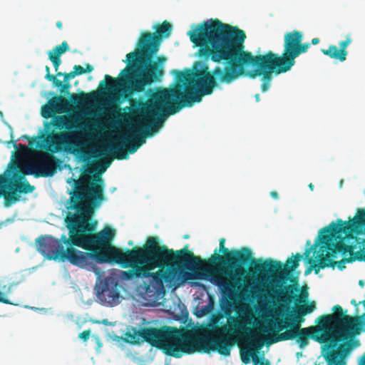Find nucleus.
<instances>
[{"label": "nucleus", "mask_w": 365, "mask_h": 365, "mask_svg": "<svg viewBox=\"0 0 365 365\" xmlns=\"http://www.w3.org/2000/svg\"><path fill=\"white\" fill-rule=\"evenodd\" d=\"M140 59H128L127 54L128 65L120 71L121 77L115 78L106 74L105 81L99 83L100 90L112 91L119 88L123 99L130 103V106L124 108L128 111L125 115L136 120L131 135H121L117 143L105 147L99 155H106L109 150L115 158L128 159V153H135L145 142V135H151L162 126L165 117L201 102L202 97L211 95L219 84L225 83L222 80V74L215 72L217 68L224 70L225 63L222 67L217 66L210 71L206 63L197 62L200 68L193 72L173 71L176 81L173 87L148 90L145 101L133 98L134 94L145 92L147 88L161 80L164 74L163 63L167 60L163 56L158 57L157 62L153 61V58L148 61Z\"/></svg>", "instance_id": "nucleus-1"}, {"label": "nucleus", "mask_w": 365, "mask_h": 365, "mask_svg": "<svg viewBox=\"0 0 365 365\" xmlns=\"http://www.w3.org/2000/svg\"><path fill=\"white\" fill-rule=\"evenodd\" d=\"M190 41L199 47L198 53L205 60L225 63V69L217 68L225 84H230L242 76L250 78L261 77V90L270 87L273 73L279 74L291 70L295 64L296 54L303 34L294 30L284 36V50L279 56L271 51L264 55L254 56L245 51V32L217 19L203 21L188 32Z\"/></svg>", "instance_id": "nucleus-2"}, {"label": "nucleus", "mask_w": 365, "mask_h": 365, "mask_svg": "<svg viewBox=\"0 0 365 365\" xmlns=\"http://www.w3.org/2000/svg\"><path fill=\"white\" fill-rule=\"evenodd\" d=\"M70 205L65 217L68 235H62L60 239L51 235L40 236L36 240L37 249L47 259L68 261L80 268L90 269L95 262L103 264L107 260L110 242L113 239L111 230L94 232L97 222L91 217L105 200L103 187L86 178L74 180L70 193Z\"/></svg>", "instance_id": "nucleus-3"}, {"label": "nucleus", "mask_w": 365, "mask_h": 365, "mask_svg": "<svg viewBox=\"0 0 365 365\" xmlns=\"http://www.w3.org/2000/svg\"><path fill=\"white\" fill-rule=\"evenodd\" d=\"M187 245L177 251L160 245L155 237H150L142 247H135L123 252L109 244L104 263H115L131 269L123 272L127 279L151 277L152 283L162 287L163 282L175 279L182 282L187 279H201L209 272L205 262L187 249Z\"/></svg>", "instance_id": "nucleus-4"}, {"label": "nucleus", "mask_w": 365, "mask_h": 365, "mask_svg": "<svg viewBox=\"0 0 365 365\" xmlns=\"http://www.w3.org/2000/svg\"><path fill=\"white\" fill-rule=\"evenodd\" d=\"M230 308L225 309L228 317V325H219L222 315L213 317L210 324L209 334H202L197 330L180 329L175 327L165 326L155 328L151 346L163 351L168 356L180 358L183 354L195 352L210 353L217 351L222 356H229L234 344L232 334L241 331H251L246 327L247 322L243 317L240 319L231 316Z\"/></svg>", "instance_id": "nucleus-5"}, {"label": "nucleus", "mask_w": 365, "mask_h": 365, "mask_svg": "<svg viewBox=\"0 0 365 365\" xmlns=\"http://www.w3.org/2000/svg\"><path fill=\"white\" fill-rule=\"evenodd\" d=\"M230 308L225 309L228 317V325H219L222 315L213 317L210 324L209 334H202L197 330L180 329L175 327L165 326L155 328L151 346L163 351L168 356L180 358L183 354L195 352L210 353L217 351L222 356H229L234 344L232 334L241 331H251L246 327L247 322L243 317L240 319L231 316Z\"/></svg>", "instance_id": "nucleus-6"}, {"label": "nucleus", "mask_w": 365, "mask_h": 365, "mask_svg": "<svg viewBox=\"0 0 365 365\" xmlns=\"http://www.w3.org/2000/svg\"><path fill=\"white\" fill-rule=\"evenodd\" d=\"M335 312L319 317L316 326L301 328L298 322L288 319H276L272 327H262L261 330L268 333L272 330L284 332L276 334L266 343L267 345L282 341L296 339L299 347L304 349L309 344V339L325 344L329 349L327 356V365H339L342 353H346L351 349L349 343L340 342L347 339L349 334L356 329L357 319L344 313L342 307L337 304L333 307Z\"/></svg>", "instance_id": "nucleus-7"}, {"label": "nucleus", "mask_w": 365, "mask_h": 365, "mask_svg": "<svg viewBox=\"0 0 365 365\" xmlns=\"http://www.w3.org/2000/svg\"><path fill=\"white\" fill-rule=\"evenodd\" d=\"M362 232L354 228L353 224L347 225L341 219L322 228L319 235L321 246L316 259L309 257L311 249H307L304 252L307 262L311 264L305 274L312 269L318 274L321 269L334 267L335 264L342 269L346 262H365V238L361 240L356 237Z\"/></svg>", "instance_id": "nucleus-8"}, {"label": "nucleus", "mask_w": 365, "mask_h": 365, "mask_svg": "<svg viewBox=\"0 0 365 365\" xmlns=\"http://www.w3.org/2000/svg\"><path fill=\"white\" fill-rule=\"evenodd\" d=\"M45 145H38L51 151L34 150L30 160L23 165L21 172L25 175H33L35 178L51 177L55 175L60 160L53 155L63 149L73 150V153H83V143L78 133L62 132L53 134L44 140Z\"/></svg>", "instance_id": "nucleus-9"}, {"label": "nucleus", "mask_w": 365, "mask_h": 365, "mask_svg": "<svg viewBox=\"0 0 365 365\" xmlns=\"http://www.w3.org/2000/svg\"><path fill=\"white\" fill-rule=\"evenodd\" d=\"M302 258V255L297 253L293 257L287 259L283 265L280 262L272 259L265 261L256 260V264L252 267V271L255 273L264 274H276L281 279H289L292 284L286 285L282 289L276 290L279 302L289 303L292 301L297 302H305L308 298L307 291L302 292L299 296L296 292H299V284L297 277L288 276L299 267V262Z\"/></svg>", "instance_id": "nucleus-10"}, {"label": "nucleus", "mask_w": 365, "mask_h": 365, "mask_svg": "<svg viewBox=\"0 0 365 365\" xmlns=\"http://www.w3.org/2000/svg\"><path fill=\"white\" fill-rule=\"evenodd\" d=\"M225 239L220 240L219 252L223 255H220L217 250L214 255L206 263L212 267L224 266L226 268L224 273L232 279H237L245 275V265L251 264L253 267L256 264V259L253 258L251 250L247 247H243L240 250H232L230 251L225 247Z\"/></svg>", "instance_id": "nucleus-11"}, {"label": "nucleus", "mask_w": 365, "mask_h": 365, "mask_svg": "<svg viewBox=\"0 0 365 365\" xmlns=\"http://www.w3.org/2000/svg\"><path fill=\"white\" fill-rule=\"evenodd\" d=\"M155 29V33L145 31L141 34L135 51L128 53V59L138 58L148 61L153 58L159 50L162 39L170 36L172 26L168 21H164L161 24H156Z\"/></svg>", "instance_id": "nucleus-12"}, {"label": "nucleus", "mask_w": 365, "mask_h": 365, "mask_svg": "<svg viewBox=\"0 0 365 365\" xmlns=\"http://www.w3.org/2000/svg\"><path fill=\"white\" fill-rule=\"evenodd\" d=\"M22 174L14 173L12 177L0 175V197H4L6 206L20 200V194L32 192L35 187L31 185Z\"/></svg>", "instance_id": "nucleus-13"}, {"label": "nucleus", "mask_w": 365, "mask_h": 365, "mask_svg": "<svg viewBox=\"0 0 365 365\" xmlns=\"http://www.w3.org/2000/svg\"><path fill=\"white\" fill-rule=\"evenodd\" d=\"M119 296L117 282L111 278L105 279L97 287V297L103 303L108 304L115 303L118 300Z\"/></svg>", "instance_id": "nucleus-14"}, {"label": "nucleus", "mask_w": 365, "mask_h": 365, "mask_svg": "<svg viewBox=\"0 0 365 365\" xmlns=\"http://www.w3.org/2000/svg\"><path fill=\"white\" fill-rule=\"evenodd\" d=\"M154 329V327H144L137 329L130 327L125 333L123 340L125 342L130 344H140L145 341L151 345Z\"/></svg>", "instance_id": "nucleus-15"}, {"label": "nucleus", "mask_w": 365, "mask_h": 365, "mask_svg": "<svg viewBox=\"0 0 365 365\" xmlns=\"http://www.w3.org/2000/svg\"><path fill=\"white\" fill-rule=\"evenodd\" d=\"M248 339L251 349L247 354H242V361L245 364H249L250 362V358L252 357L253 363L257 364L259 363V358L257 355V352L262 347L264 341L257 337V336L253 333L248 336Z\"/></svg>", "instance_id": "nucleus-16"}, {"label": "nucleus", "mask_w": 365, "mask_h": 365, "mask_svg": "<svg viewBox=\"0 0 365 365\" xmlns=\"http://www.w3.org/2000/svg\"><path fill=\"white\" fill-rule=\"evenodd\" d=\"M350 43L351 40L347 38L346 40L342 41L339 43V48H338L336 46L331 45L327 49H322V52L331 58L336 59L342 62L346 58L348 53L346 48Z\"/></svg>", "instance_id": "nucleus-17"}, {"label": "nucleus", "mask_w": 365, "mask_h": 365, "mask_svg": "<svg viewBox=\"0 0 365 365\" xmlns=\"http://www.w3.org/2000/svg\"><path fill=\"white\" fill-rule=\"evenodd\" d=\"M315 309V302L312 301L307 304L298 307L294 314L286 319L298 322V325H300L304 322L303 317L313 312Z\"/></svg>", "instance_id": "nucleus-18"}, {"label": "nucleus", "mask_w": 365, "mask_h": 365, "mask_svg": "<svg viewBox=\"0 0 365 365\" xmlns=\"http://www.w3.org/2000/svg\"><path fill=\"white\" fill-rule=\"evenodd\" d=\"M213 281L217 285L225 297L233 299L236 295L235 285L230 282L223 279L220 276H214Z\"/></svg>", "instance_id": "nucleus-19"}, {"label": "nucleus", "mask_w": 365, "mask_h": 365, "mask_svg": "<svg viewBox=\"0 0 365 365\" xmlns=\"http://www.w3.org/2000/svg\"><path fill=\"white\" fill-rule=\"evenodd\" d=\"M96 97V92L93 91L86 93L81 91L78 94L72 93L70 96L71 102L76 106H84L89 104Z\"/></svg>", "instance_id": "nucleus-20"}, {"label": "nucleus", "mask_w": 365, "mask_h": 365, "mask_svg": "<svg viewBox=\"0 0 365 365\" xmlns=\"http://www.w3.org/2000/svg\"><path fill=\"white\" fill-rule=\"evenodd\" d=\"M68 105V103L66 98L63 96H59L53 98L49 101L48 108H52L56 113H62Z\"/></svg>", "instance_id": "nucleus-21"}, {"label": "nucleus", "mask_w": 365, "mask_h": 365, "mask_svg": "<svg viewBox=\"0 0 365 365\" xmlns=\"http://www.w3.org/2000/svg\"><path fill=\"white\" fill-rule=\"evenodd\" d=\"M69 46L66 41L62 42L61 44L56 46L52 50L49 51L48 54V57L61 58V56L68 51Z\"/></svg>", "instance_id": "nucleus-22"}, {"label": "nucleus", "mask_w": 365, "mask_h": 365, "mask_svg": "<svg viewBox=\"0 0 365 365\" xmlns=\"http://www.w3.org/2000/svg\"><path fill=\"white\" fill-rule=\"evenodd\" d=\"M53 125L55 128L63 129L64 128H70L68 120L64 115H55L52 120Z\"/></svg>", "instance_id": "nucleus-23"}, {"label": "nucleus", "mask_w": 365, "mask_h": 365, "mask_svg": "<svg viewBox=\"0 0 365 365\" xmlns=\"http://www.w3.org/2000/svg\"><path fill=\"white\" fill-rule=\"evenodd\" d=\"M76 74V76L82 75L85 73H91L93 71V66L89 63L86 64V68H84L80 65H75L73 68Z\"/></svg>", "instance_id": "nucleus-24"}, {"label": "nucleus", "mask_w": 365, "mask_h": 365, "mask_svg": "<svg viewBox=\"0 0 365 365\" xmlns=\"http://www.w3.org/2000/svg\"><path fill=\"white\" fill-rule=\"evenodd\" d=\"M310 43H302V41L299 43L296 54V58H297L299 55L306 53L308 48L310 47Z\"/></svg>", "instance_id": "nucleus-25"}, {"label": "nucleus", "mask_w": 365, "mask_h": 365, "mask_svg": "<svg viewBox=\"0 0 365 365\" xmlns=\"http://www.w3.org/2000/svg\"><path fill=\"white\" fill-rule=\"evenodd\" d=\"M48 107H49V103L48 105L43 106L42 108L41 114H42V116L46 118H48L51 117L52 115L56 113L52 108H50Z\"/></svg>", "instance_id": "nucleus-26"}, {"label": "nucleus", "mask_w": 365, "mask_h": 365, "mask_svg": "<svg viewBox=\"0 0 365 365\" xmlns=\"http://www.w3.org/2000/svg\"><path fill=\"white\" fill-rule=\"evenodd\" d=\"M46 79H47L49 81H51L53 85L56 87H60L62 86V81L57 79L55 76L53 74H51L50 73H47L45 76Z\"/></svg>", "instance_id": "nucleus-27"}, {"label": "nucleus", "mask_w": 365, "mask_h": 365, "mask_svg": "<svg viewBox=\"0 0 365 365\" xmlns=\"http://www.w3.org/2000/svg\"><path fill=\"white\" fill-rule=\"evenodd\" d=\"M64 76V80H63V82H67V81H69V80L71 78H73L76 76V74L74 71V70L73 69L72 71L69 72V73H61V72H57L56 76Z\"/></svg>", "instance_id": "nucleus-28"}, {"label": "nucleus", "mask_w": 365, "mask_h": 365, "mask_svg": "<svg viewBox=\"0 0 365 365\" xmlns=\"http://www.w3.org/2000/svg\"><path fill=\"white\" fill-rule=\"evenodd\" d=\"M48 58L53 63V67H54L56 71H57L59 68V66L61 63V58H53V57H48Z\"/></svg>", "instance_id": "nucleus-29"}, {"label": "nucleus", "mask_w": 365, "mask_h": 365, "mask_svg": "<svg viewBox=\"0 0 365 365\" xmlns=\"http://www.w3.org/2000/svg\"><path fill=\"white\" fill-rule=\"evenodd\" d=\"M90 334H91V330L87 329V330H85V331H82L81 333H80L78 335V337L81 339H82L83 341H86L89 339Z\"/></svg>", "instance_id": "nucleus-30"}, {"label": "nucleus", "mask_w": 365, "mask_h": 365, "mask_svg": "<svg viewBox=\"0 0 365 365\" xmlns=\"http://www.w3.org/2000/svg\"><path fill=\"white\" fill-rule=\"evenodd\" d=\"M4 294L0 291V302L6 304H13L9 299L4 297Z\"/></svg>", "instance_id": "nucleus-31"}, {"label": "nucleus", "mask_w": 365, "mask_h": 365, "mask_svg": "<svg viewBox=\"0 0 365 365\" xmlns=\"http://www.w3.org/2000/svg\"><path fill=\"white\" fill-rule=\"evenodd\" d=\"M71 84L69 83V81L67 82H62V86H61L59 88H61V91H65L71 88Z\"/></svg>", "instance_id": "nucleus-32"}, {"label": "nucleus", "mask_w": 365, "mask_h": 365, "mask_svg": "<svg viewBox=\"0 0 365 365\" xmlns=\"http://www.w3.org/2000/svg\"><path fill=\"white\" fill-rule=\"evenodd\" d=\"M270 195L274 199H277L278 198V193L276 191H272L270 192Z\"/></svg>", "instance_id": "nucleus-33"}, {"label": "nucleus", "mask_w": 365, "mask_h": 365, "mask_svg": "<svg viewBox=\"0 0 365 365\" xmlns=\"http://www.w3.org/2000/svg\"><path fill=\"white\" fill-rule=\"evenodd\" d=\"M319 38H313V39L312 40V41H311V44L316 45V44L319 43Z\"/></svg>", "instance_id": "nucleus-34"}, {"label": "nucleus", "mask_w": 365, "mask_h": 365, "mask_svg": "<svg viewBox=\"0 0 365 365\" xmlns=\"http://www.w3.org/2000/svg\"><path fill=\"white\" fill-rule=\"evenodd\" d=\"M110 163H111V159L108 160V161H106V163H105V168H104L103 170H105L108 167H109Z\"/></svg>", "instance_id": "nucleus-35"}, {"label": "nucleus", "mask_w": 365, "mask_h": 365, "mask_svg": "<svg viewBox=\"0 0 365 365\" xmlns=\"http://www.w3.org/2000/svg\"><path fill=\"white\" fill-rule=\"evenodd\" d=\"M62 26H63V24H62V22L58 21L56 22V27L58 28L59 29H62Z\"/></svg>", "instance_id": "nucleus-36"}, {"label": "nucleus", "mask_w": 365, "mask_h": 365, "mask_svg": "<svg viewBox=\"0 0 365 365\" xmlns=\"http://www.w3.org/2000/svg\"><path fill=\"white\" fill-rule=\"evenodd\" d=\"M255 100L257 102H259L260 101V97H259V93H257L255 95Z\"/></svg>", "instance_id": "nucleus-37"}, {"label": "nucleus", "mask_w": 365, "mask_h": 365, "mask_svg": "<svg viewBox=\"0 0 365 365\" xmlns=\"http://www.w3.org/2000/svg\"><path fill=\"white\" fill-rule=\"evenodd\" d=\"M261 365H269V362L267 360H266L265 361L262 360L261 362Z\"/></svg>", "instance_id": "nucleus-38"}, {"label": "nucleus", "mask_w": 365, "mask_h": 365, "mask_svg": "<svg viewBox=\"0 0 365 365\" xmlns=\"http://www.w3.org/2000/svg\"><path fill=\"white\" fill-rule=\"evenodd\" d=\"M95 180H96L98 182H102V179H101V178L99 175L95 177Z\"/></svg>", "instance_id": "nucleus-39"}, {"label": "nucleus", "mask_w": 365, "mask_h": 365, "mask_svg": "<svg viewBox=\"0 0 365 365\" xmlns=\"http://www.w3.org/2000/svg\"><path fill=\"white\" fill-rule=\"evenodd\" d=\"M360 365H365V354L364 355V356L362 358Z\"/></svg>", "instance_id": "nucleus-40"}, {"label": "nucleus", "mask_w": 365, "mask_h": 365, "mask_svg": "<svg viewBox=\"0 0 365 365\" xmlns=\"http://www.w3.org/2000/svg\"><path fill=\"white\" fill-rule=\"evenodd\" d=\"M309 187L311 189V190H314V185H313V184H312V183H310V184L309 185Z\"/></svg>", "instance_id": "nucleus-41"}, {"label": "nucleus", "mask_w": 365, "mask_h": 365, "mask_svg": "<svg viewBox=\"0 0 365 365\" xmlns=\"http://www.w3.org/2000/svg\"><path fill=\"white\" fill-rule=\"evenodd\" d=\"M46 71L47 73H50V68L48 66H46Z\"/></svg>", "instance_id": "nucleus-42"}, {"label": "nucleus", "mask_w": 365, "mask_h": 365, "mask_svg": "<svg viewBox=\"0 0 365 365\" xmlns=\"http://www.w3.org/2000/svg\"><path fill=\"white\" fill-rule=\"evenodd\" d=\"M359 284H360L361 286H363V285H364V282H363V281H360V282H359Z\"/></svg>", "instance_id": "nucleus-43"}, {"label": "nucleus", "mask_w": 365, "mask_h": 365, "mask_svg": "<svg viewBox=\"0 0 365 365\" xmlns=\"http://www.w3.org/2000/svg\"><path fill=\"white\" fill-rule=\"evenodd\" d=\"M353 344H359V341H353Z\"/></svg>", "instance_id": "nucleus-44"}, {"label": "nucleus", "mask_w": 365, "mask_h": 365, "mask_svg": "<svg viewBox=\"0 0 365 365\" xmlns=\"http://www.w3.org/2000/svg\"><path fill=\"white\" fill-rule=\"evenodd\" d=\"M23 138H26V139H27V140H29V138L28 136H23Z\"/></svg>", "instance_id": "nucleus-45"}]
</instances>
